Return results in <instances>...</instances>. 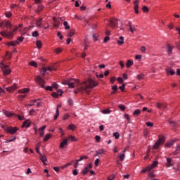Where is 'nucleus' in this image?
<instances>
[{
	"label": "nucleus",
	"instance_id": "obj_58",
	"mask_svg": "<svg viewBox=\"0 0 180 180\" xmlns=\"http://www.w3.org/2000/svg\"><path fill=\"white\" fill-rule=\"evenodd\" d=\"M53 88H55V89H58V84L57 83H53Z\"/></svg>",
	"mask_w": 180,
	"mask_h": 180
},
{
	"label": "nucleus",
	"instance_id": "obj_37",
	"mask_svg": "<svg viewBox=\"0 0 180 180\" xmlns=\"http://www.w3.org/2000/svg\"><path fill=\"white\" fill-rule=\"evenodd\" d=\"M22 41H23V37H19L18 39H17V41H16V44H19L20 43H22Z\"/></svg>",
	"mask_w": 180,
	"mask_h": 180
},
{
	"label": "nucleus",
	"instance_id": "obj_63",
	"mask_svg": "<svg viewBox=\"0 0 180 180\" xmlns=\"http://www.w3.org/2000/svg\"><path fill=\"white\" fill-rule=\"evenodd\" d=\"M115 179V175L112 174L108 178V180H113Z\"/></svg>",
	"mask_w": 180,
	"mask_h": 180
},
{
	"label": "nucleus",
	"instance_id": "obj_21",
	"mask_svg": "<svg viewBox=\"0 0 180 180\" xmlns=\"http://www.w3.org/2000/svg\"><path fill=\"white\" fill-rule=\"evenodd\" d=\"M30 91L28 88H25L20 90H18V94H27Z\"/></svg>",
	"mask_w": 180,
	"mask_h": 180
},
{
	"label": "nucleus",
	"instance_id": "obj_39",
	"mask_svg": "<svg viewBox=\"0 0 180 180\" xmlns=\"http://www.w3.org/2000/svg\"><path fill=\"white\" fill-rule=\"evenodd\" d=\"M30 127V124H29L27 121L24 122L22 125V127Z\"/></svg>",
	"mask_w": 180,
	"mask_h": 180
},
{
	"label": "nucleus",
	"instance_id": "obj_15",
	"mask_svg": "<svg viewBox=\"0 0 180 180\" xmlns=\"http://www.w3.org/2000/svg\"><path fill=\"white\" fill-rule=\"evenodd\" d=\"M46 126L44 125V126L41 127L40 128H39L40 137H43V136H44V130H46Z\"/></svg>",
	"mask_w": 180,
	"mask_h": 180
},
{
	"label": "nucleus",
	"instance_id": "obj_22",
	"mask_svg": "<svg viewBox=\"0 0 180 180\" xmlns=\"http://www.w3.org/2000/svg\"><path fill=\"white\" fill-rule=\"evenodd\" d=\"M167 167H172V158H167Z\"/></svg>",
	"mask_w": 180,
	"mask_h": 180
},
{
	"label": "nucleus",
	"instance_id": "obj_34",
	"mask_svg": "<svg viewBox=\"0 0 180 180\" xmlns=\"http://www.w3.org/2000/svg\"><path fill=\"white\" fill-rule=\"evenodd\" d=\"M140 113H141V110L140 109H137L134 112L133 115L134 116H139Z\"/></svg>",
	"mask_w": 180,
	"mask_h": 180
},
{
	"label": "nucleus",
	"instance_id": "obj_25",
	"mask_svg": "<svg viewBox=\"0 0 180 180\" xmlns=\"http://www.w3.org/2000/svg\"><path fill=\"white\" fill-rule=\"evenodd\" d=\"M75 129H77V127H75V124H70V125L68 127V130H72V131H74V130H75Z\"/></svg>",
	"mask_w": 180,
	"mask_h": 180
},
{
	"label": "nucleus",
	"instance_id": "obj_3",
	"mask_svg": "<svg viewBox=\"0 0 180 180\" xmlns=\"http://www.w3.org/2000/svg\"><path fill=\"white\" fill-rule=\"evenodd\" d=\"M165 142V136L159 135V139L156 143H155L153 146V148L157 150V148H158L161 146V144H164Z\"/></svg>",
	"mask_w": 180,
	"mask_h": 180
},
{
	"label": "nucleus",
	"instance_id": "obj_8",
	"mask_svg": "<svg viewBox=\"0 0 180 180\" xmlns=\"http://www.w3.org/2000/svg\"><path fill=\"white\" fill-rule=\"evenodd\" d=\"M53 27H60V24L63 22V19L61 18H53Z\"/></svg>",
	"mask_w": 180,
	"mask_h": 180
},
{
	"label": "nucleus",
	"instance_id": "obj_6",
	"mask_svg": "<svg viewBox=\"0 0 180 180\" xmlns=\"http://www.w3.org/2000/svg\"><path fill=\"white\" fill-rule=\"evenodd\" d=\"M56 68H54V66H47L42 68V70L40 71V73L41 74L42 77H44L46 72L47 71H56Z\"/></svg>",
	"mask_w": 180,
	"mask_h": 180
},
{
	"label": "nucleus",
	"instance_id": "obj_10",
	"mask_svg": "<svg viewBox=\"0 0 180 180\" xmlns=\"http://www.w3.org/2000/svg\"><path fill=\"white\" fill-rule=\"evenodd\" d=\"M18 89V84L14 83V84L10 87L6 88L7 92H13V91H16Z\"/></svg>",
	"mask_w": 180,
	"mask_h": 180
},
{
	"label": "nucleus",
	"instance_id": "obj_56",
	"mask_svg": "<svg viewBox=\"0 0 180 180\" xmlns=\"http://www.w3.org/2000/svg\"><path fill=\"white\" fill-rule=\"evenodd\" d=\"M117 81H118V82H120V84H123V82H124L123 78H122V77H118L117 79Z\"/></svg>",
	"mask_w": 180,
	"mask_h": 180
},
{
	"label": "nucleus",
	"instance_id": "obj_28",
	"mask_svg": "<svg viewBox=\"0 0 180 180\" xmlns=\"http://www.w3.org/2000/svg\"><path fill=\"white\" fill-rule=\"evenodd\" d=\"M36 45H37V49H41V47L43 46V44H41V41H40V40L37 41Z\"/></svg>",
	"mask_w": 180,
	"mask_h": 180
},
{
	"label": "nucleus",
	"instance_id": "obj_42",
	"mask_svg": "<svg viewBox=\"0 0 180 180\" xmlns=\"http://www.w3.org/2000/svg\"><path fill=\"white\" fill-rule=\"evenodd\" d=\"M73 160L69 163H67L66 165H65L64 166L62 167L63 169H64V168H67V167H70V165H72L73 163Z\"/></svg>",
	"mask_w": 180,
	"mask_h": 180
},
{
	"label": "nucleus",
	"instance_id": "obj_17",
	"mask_svg": "<svg viewBox=\"0 0 180 180\" xmlns=\"http://www.w3.org/2000/svg\"><path fill=\"white\" fill-rule=\"evenodd\" d=\"M158 165V161H154L153 164L150 166L148 167V171H151L153 168H155Z\"/></svg>",
	"mask_w": 180,
	"mask_h": 180
},
{
	"label": "nucleus",
	"instance_id": "obj_20",
	"mask_svg": "<svg viewBox=\"0 0 180 180\" xmlns=\"http://www.w3.org/2000/svg\"><path fill=\"white\" fill-rule=\"evenodd\" d=\"M43 22V18H39L36 20L37 27H41V22Z\"/></svg>",
	"mask_w": 180,
	"mask_h": 180
},
{
	"label": "nucleus",
	"instance_id": "obj_40",
	"mask_svg": "<svg viewBox=\"0 0 180 180\" xmlns=\"http://www.w3.org/2000/svg\"><path fill=\"white\" fill-rule=\"evenodd\" d=\"M70 141H77V138L75 136L70 135L68 138Z\"/></svg>",
	"mask_w": 180,
	"mask_h": 180
},
{
	"label": "nucleus",
	"instance_id": "obj_38",
	"mask_svg": "<svg viewBox=\"0 0 180 180\" xmlns=\"http://www.w3.org/2000/svg\"><path fill=\"white\" fill-rule=\"evenodd\" d=\"M51 138V134H48L47 135L45 136L44 139V141H47Z\"/></svg>",
	"mask_w": 180,
	"mask_h": 180
},
{
	"label": "nucleus",
	"instance_id": "obj_52",
	"mask_svg": "<svg viewBox=\"0 0 180 180\" xmlns=\"http://www.w3.org/2000/svg\"><path fill=\"white\" fill-rule=\"evenodd\" d=\"M95 139H96V141H97V143H99L101 141V136H100L96 135L95 136Z\"/></svg>",
	"mask_w": 180,
	"mask_h": 180
},
{
	"label": "nucleus",
	"instance_id": "obj_49",
	"mask_svg": "<svg viewBox=\"0 0 180 180\" xmlns=\"http://www.w3.org/2000/svg\"><path fill=\"white\" fill-rule=\"evenodd\" d=\"M143 78H144V75H137V79H139V81H141V79H143Z\"/></svg>",
	"mask_w": 180,
	"mask_h": 180
},
{
	"label": "nucleus",
	"instance_id": "obj_60",
	"mask_svg": "<svg viewBox=\"0 0 180 180\" xmlns=\"http://www.w3.org/2000/svg\"><path fill=\"white\" fill-rule=\"evenodd\" d=\"M125 86H126V84H123L122 86H120L119 87V89H120L121 91H124Z\"/></svg>",
	"mask_w": 180,
	"mask_h": 180
},
{
	"label": "nucleus",
	"instance_id": "obj_23",
	"mask_svg": "<svg viewBox=\"0 0 180 180\" xmlns=\"http://www.w3.org/2000/svg\"><path fill=\"white\" fill-rule=\"evenodd\" d=\"M4 25L7 29H9L11 31V27H12V24L9 21H4Z\"/></svg>",
	"mask_w": 180,
	"mask_h": 180
},
{
	"label": "nucleus",
	"instance_id": "obj_57",
	"mask_svg": "<svg viewBox=\"0 0 180 180\" xmlns=\"http://www.w3.org/2000/svg\"><path fill=\"white\" fill-rule=\"evenodd\" d=\"M120 65L122 69L124 68V63H123V60L120 61Z\"/></svg>",
	"mask_w": 180,
	"mask_h": 180
},
{
	"label": "nucleus",
	"instance_id": "obj_64",
	"mask_svg": "<svg viewBox=\"0 0 180 180\" xmlns=\"http://www.w3.org/2000/svg\"><path fill=\"white\" fill-rule=\"evenodd\" d=\"M176 30L178 32V33H179V39H180V28L178 27H176Z\"/></svg>",
	"mask_w": 180,
	"mask_h": 180
},
{
	"label": "nucleus",
	"instance_id": "obj_16",
	"mask_svg": "<svg viewBox=\"0 0 180 180\" xmlns=\"http://www.w3.org/2000/svg\"><path fill=\"white\" fill-rule=\"evenodd\" d=\"M60 108H61V104H58L57 105V108H56V114L54 116V120H57V119H58V116H60V111L58 109H60Z\"/></svg>",
	"mask_w": 180,
	"mask_h": 180
},
{
	"label": "nucleus",
	"instance_id": "obj_33",
	"mask_svg": "<svg viewBox=\"0 0 180 180\" xmlns=\"http://www.w3.org/2000/svg\"><path fill=\"white\" fill-rule=\"evenodd\" d=\"M167 49L168 54H172V47H171L169 44H167Z\"/></svg>",
	"mask_w": 180,
	"mask_h": 180
},
{
	"label": "nucleus",
	"instance_id": "obj_41",
	"mask_svg": "<svg viewBox=\"0 0 180 180\" xmlns=\"http://www.w3.org/2000/svg\"><path fill=\"white\" fill-rule=\"evenodd\" d=\"M175 141H173L167 143L165 144V147H171V146H172L174 144V143H175Z\"/></svg>",
	"mask_w": 180,
	"mask_h": 180
},
{
	"label": "nucleus",
	"instance_id": "obj_55",
	"mask_svg": "<svg viewBox=\"0 0 180 180\" xmlns=\"http://www.w3.org/2000/svg\"><path fill=\"white\" fill-rule=\"evenodd\" d=\"M96 152L98 155H101V154H103V149H100L98 150H96Z\"/></svg>",
	"mask_w": 180,
	"mask_h": 180
},
{
	"label": "nucleus",
	"instance_id": "obj_18",
	"mask_svg": "<svg viewBox=\"0 0 180 180\" xmlns=\"http://www.w3.org/2000/svg\"><path fill=\"white\" fill-rule=\"evenodd\" d=\"M39 155H40L39 158H40L41 161H42L43 164H44L46 165V161H47V158L46 157V155H44L41 153H40Z\"/></svg>",
	"mask_w": 180,
	"mask_h": 180
},
{
	"label": "nucleus",
	"instance_id": "obj_53",
	"mask_svg": "<svg viewBox=\"0 0 180 180\" xmlns=\"http://www.w3.org/2000/svg\"><path fill=\"white\" fill-rule=\"evenodd\" d=\"M130 32H131V33H134V32H136V27L133 26L131 28H129Z\"/></svg>",
	"mask_w": 180,
	"mask_h": 180
},
{
	"label": "nucleus",
	"instance_id": "obj_54",
	"mask_svg": "<svg viewBox=\"0 0 180 180\" xmlns=\"http://www.w3.org/2000/svg\"><path fill=\"white\" fill-rule=\"evenodd\" d=\"M115 81H116V77H112L110 78L111 84H115Z\"/></svg>",
	"mask_w": 180,
	"mask_h": 180
},
{
	"label": "nucleus",
	"instance_id": "obj_61",
	"mask_svg": "<svg viewBox=\"0 0 180 180\" xmlns=\"http://www.w3.org/2000/svg\"><path fill=\"white\" fill-rule=\"evenodd\" d=\"M120 161H123V160H124V153L120 155Z\"/></svg>",
	"mask_w": 180,
	"mask_h": 180
},
{
	"label": "nucleus",
	"instance_id": "obj_2",
	"mask_svg": "<svg viewBox=\"0 0 180 180\" xmlns=\"http://www.w3.org/2000/svg\"><path fill=\"white\" fill-rule=\"evenodd\" d=\"M19 29L18 27H15V28L12 30V28H10V31H1L0 32V34L3 36V37H7V39H12L13 37V32H16Z\"/></svg>",
	"mask_w": 180,
	"mask_h": 180
},
{
	"label": "nucleus",
	"instance_id": "obj_51",
	"mask_svg": "<svg viewBox=\"0 0 180 180\" xmlns=\"http://www.w3.org/2000/svg\"><path fill=\"white\" fill-rule=\"evenodd\" d=\"M169 123L173 127H175V126H176V123L175 122H174V121H169Z\"/></svg>",
	"mask_w": 180,
	"mask_h": 180
},
{
	"label": "nucleus",
	"instance_id": "obj_26",
	"mask_svg": "<svg viewBox=\"0 0 180 180\" xmlns=\"http://www.w3.org/2000/svg\"><path fill=\"white\" fill-rule=\"evenodd\" d=\"M43 9H44V6H43V5L38 6L37 9V13H40V12H41V11H43Z\"/></svg>",
	"mask_w": 180,
	"mask_h": 180
},
{
	"label": "nucleus",
	"instance_id": "obj_19",
	"mask_svg": "<svg viewBox=\"0 0 180 180\" xmlns=\"http://www.w3.org/2000/svg\"><path fill=\"white\" fill-rule=\"evenodd\" d=\"M67 144H68V139L63 140V141L61 142L60 144V148H64V147H65V146H67Z\"/></svg>",
	"mask_w": 180,
	"mask_h": 180
},
{
	"label": "nucleus",
	"instance_id": "obj_13",
	"mask_svg": "<svg viewBox=\"0 0 180 180\" xmlns=\"http://www.w3.org/2000/svg\"><path fill=\"white\" fill-rule=\"evenodd\" d=\"M167 103H156V108H158V109H167Z\"/></svg>",
	"mask_w": 180,
	"mask_h": 180
},
{
	"label": "nucleus",
	"instance_id": "obj_62",
	"mask_svg": "<svg viewBox=\"0 0 180 180\" xmlns=\"http://www.w3.org/2000/svg\"><path fill=\"white\" fill-rule=\"evenodd\" d=\"M46 91H53V87L48 86L45 88Z\"/></svg>",
	"mask_w": 180,
	"mask_h": 180
},
{
	"label": "nucleus",
	"instance_id": "obj_24",
	"mask_svg": "<svg viewBox=\"0 0 180 180\" xmlns=\"http://www.w3.org/2000/svg\"><path fill=\"white\" fill-rule=\"evenodd\" d=\"M117 44H119V46H122V44H123V43H124V37H120V39L117 41Z\"/></svg>",
	"mask_w": 180,
	"mask_h": 180
},
{
	"label": "nucleus",
	"instance_id": "obj_50",
	"mask_svg": "<svg viewBox=\"0 0 180 180\" xmlns=\"http://www.w3.org/2000/svg\"><path fill=\"white\" fill-rule=\"evenodd\" d=\"M16 44H17L16 42H14V41H11L7 44L8 46H16Z\"/></svg>",
	"mask_w": 180,
	"mask_h": 180
},
{
	"label": "nucleus",
	"instance_id": "obj_12",
	"mask_svg": "<svg viewBox=\"0 0 180 180\" xmlns=\"http://www.w3.org/2000/svg\"><path fill=\"white\" fill-rule=\"evenodd\" d=\"M167 75H175V70L172 68H167L165 70Z\"/></svg>",
	"mask_w": 180,
	"mask_h": 180
},
{
	"label": "nucleus",
	"instance_id": "obj_4",
	"mask_svg": "<svg viewBox=\"0 0 180 180\" xmlns=\"http://www.w3.org/2000/svg\"><path fill=\"white\" fill-rule=\"evenodd\" d=\"M64 85H68L69 88H75V84H79V80L72 79L63 82Z\"/></svg>",
	"mask_w": 180,
	"mask_h": 180
},
{
	"label": "nucleus",
	"instance_id": "obj_36",
	"mask_svg": "<svg viewBox=\"0 0 180 180\" xmlns=\"http://www.w3.org/2000/svg\"><path fill=\"white\" fill-rule=\"evenodd\" d=\"M142 11L143 12H145L146 13H148L149 12V9H148V7H147L146 6H143L142 7Z\"/></svg>",
	"mask_w": 180,
	"mask_h": 180
},
{
	"label": "nucleus",
	"instance_id": "obj_44",
	"mask_svg": "<svg viewBox=\"0 0 180 180\" xmlns=\"http://www.w3.org/2000/svg\"><path fill=\"white\" fill-rule=\"evenodd\" d=\"M102 113H103L104 115H108L110 113V109L103 110Z\"/></svg>",
	"mask_w": 180,
	"mask_h": 180
},
{
	"label": "nucleus",
	"instance_id": "obj_14",
	"mask_svg": "<svg viewBox=\"0 0 180 180\" xmlns=\"http://www.w3.org/2000/svg\"><path fill=\"white\" fill-rule=\"evenodd\" d=\"M140 4V1H139V0H136L134 2V12L135 13L138 14L139 13V4Z\"/></svg>",
	"mask_w": 180,
	"mask_h": 180
},
{
	"label": "nucleus",
	"instance_id": "obj_35",
	"mask_svg": "<svg viewBox=\"0 0 180 180\" xmlns=\"http://www.w3.org/2000/svg\"><path fill=\"white\" fill-rule=\"evenodd\" d=\"M63 25L65 26V29L66 30H68L70 29V25H68V22L64 21L63 22Z\"/></svg>",
	"mask_w": 180,
	"mask_h": 180
},
{
	"label": "nucleus",
	"instance_id": "obj_47",
	"mask_svg": "<svg viewBox=\"0 0 180 180\" xmlns=\"http://www.w3.org/2000/svg\"><path fill=\"white\" fill-rule=\"evenodd\" d=\"M24 98H26V95H20L18 96V101H22V99H24Z\"/></svg>",
	"mask_w": 180,
	"mask_h": 180
},
{
	"label": "nucleus",
	"instance_id": "obj_5",
	"mask_svg": "<svg viewBox=\"0 0 180 180\" xmlns=\"http://www.w3.org/2000/svg\"><path fill=\"white\" fill-rule=\"evenodd\" d=\"M0 68H1L4 75H9V73L12 72L11 68H9V66L4 65V63L0 65Z\"/></svg>",
	"mask_w": 180,
	"mask_h": 180
},
{
	"label": "nucleus",
	"instance_id": "obj_11",
	"mask_svg": "<svg viewBox=\"0 0 180 180\" xmlns=\"http://www.w3.org/2000/svg\"><path fill=\"white\" fill-rule=\"evenodd\" d=\"M16 131H18V128L17 127H9L7 129L6 133H10V134H15V133H16Z\"/></svg>",
	"mask_w": 180,
	"mask_h": 180
},
{
	"label": "nucleus",
	"instance_id": "obj_48",
	"mask_svg": "<svg viewBox=\"0 0 180 180\" xmlns=\"http://www.w3.org/2000/svg\"><path fill=\"white\" fill-rule=\"evenodd\" d=\"M114 137H115L116 140H117V139H119V137H120V134H119L118 132H115L113 134Z\"/></svg>",
	"mask_w": 180,
	"mask_h": 180
},
{
	"label": "nucleus",
	"instance_id": "obj_9",
	"mask_svg": "<svg viewBox=\"0 0 180 180\" xmlns=\"http://www.w3.org/2000/svg\"><path fill=\"white\" fill-rule=\"evenodd\" d=\"M110 27H112V29H115V27H116V26H117V20L116 18H111L110 20Z\"/></svg>",
	"mask_w": 180,
	"mask_h": 180
},
{
	"label": "nucleus",
	"instance_id": "obj_32",
	"mask_svg": "<svg viewBox=\"0 0 180 180\" xmlns=\"http://www.w3.org/2000/svg\"><path fill=\"white\" fill-rule=\"evenodd\" d=\"M178 151H180V145L176 146V150H175V151L173 152V154L174 155H176V154H178Z\"/></svg>",
	"mask_w": 180,
	"mask_h": 180
},
{
	"label": "nucleus",
	"instance_id": "obj_31",
	"mask_svg": "<svg viewBox=\"0 0 180 180\" xmlns=\"http://www.w3.org/2000/svg\"><path fill=\"white\" fill-rule=\"evenodd\" d=\"M75 33V32L74 30H71L70 31H69L68 32V37H72V36H74Z\"/></svg>",
	"mask_w": 180,
	"mask_h": 180
},
{
	"label": "nucleus",
	"instance_id": "obj_27",
	"mask_svg": "<svg viewBox=\"0 0 180 180\" xmlns=\"http://www.w3.org/2000/svg\"><path fill=\"white\" fill-rule=\"evenodd\" d=\"M88 172H89V168L88 167H86L82 172V174H83V175H86V174H88Z\"/></svg>",
	"mask_w": 180,
	"mask_h": 180
},
{
	"label": "nucleus",
	"instance_id": "obj_29",
	"mask_svg": "<svg viewBox=\"0 0 180 180\" xmlns=\"http://www.w3.org/2000/svg\"><path fill=\"white\" fill-rule=\"evenodd\" d=\"M4 115L7 117H12V116L13 115V113L9 112V111H4Z\"/></svg>",
	"mask_w": 180,
	"mask_h": 180
},
{
	"label": "nucleus",
	"instance_id": "obj_1",
	"mask_svg": "<svg viewBox=\"0 0 180 180\" xmlns=\"http://www.w3.org/2000/svg\"><path fill=\"white\" fill-rule=\"evenodd\" d=\"M77 85V90L75 91V94H78V92H85L89 94L91 89H94L96 86H98V82L92 79H89L86 81L83 82L82 83H75Z\"/></svg>",
	"mask_w": 180,
	"mask_h": 180
},
{
	"label": "nucleus",
	"instance_id": "obj_7",
	"mask_svg": "<svg viewBox=\"0 0 180 180\" xmlns=\"http://www.w3.org/2000/svg\"><path fill=\"white\" fill-rule=\"evenodd\" d=\"M35 81L37 82V84H39V85L41 86V88H46V86L44 85L46 84V81H44L41 77L37 76Z\"/></svg>",
	"mask_w": 180,
	"mask_h": 180
},
{
	"label": "nucleus",
	"instance_id": "obj_43",
	"mask_svg": "<svg viewBox=\"0 0 180 180\" xmlns=\"http://www.w3.org/2000/svg\"><path fill=\"white\" fill-rule=\"evenodd\" d=\"M30 65H32V67L37 68V63H36L35 61H31L30 63Z\"/></svg>",
	"mask_w": 180,
	"mask_h": 180
},
{
	"label": "nucleus",
	"instance_id": "obj_45",
	"mask_svg": "<svg viewBox=\"0 0 180 180\" xmlns=\"http://www.w3.org/2000/svg\"><path fill=\"white\" fill-rule=\"evenodd\" d=\"M118 108H120V110H122V111L126 110V106H124V105H123V104L119 105Z\"/></svg>",
	"mask_w": 180,
	"mask_h": 180
},
{
	"label": "nucleus",
	"instance_id": "obj_59",
	"mask_svg": "<svg viewBox=\"0 0 180 180\" xmlns=\"http://www.w3.org/2000/svg\"><path fill=\"white\" fill-rule=\"evenodd\" d=\"M6 18H11V16H12V13L6 12Z\"/></svg>",
	"mask_w": 180,
	"mask_h": 180
},
{
	"label": "nucleus",
	"instance_id": "obj_46",
	"mask_svg": "<svg viewBox=\"0 0 180 180\" xmlns=\"http://www.w3.org/2000/svg\"><path fill=\"white\" fill-rule=\"evenodd\" d=\"M32 35L33 37H39V32L34 31L32 32Z\"/></svg>",
	"mask_w": 180,
	"mask_h": 180
},
{
	"label": "nucleus",
	"instance_id": "obj_30",
	"mask_svg": "<svg viewBox=\"0 0 180 180\" xmlns=\"http://www.w3.org/2000/svg\"><path fill=\"white\" fill-rule=\"evenodd\" d=\"M133 65V61L128 60L127 63H126V67L127 68H130V67H131V65Z\"/></svg>",
	"mask_w": 180,
	"mask_h": 180
}]
</instances>
